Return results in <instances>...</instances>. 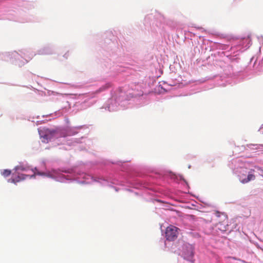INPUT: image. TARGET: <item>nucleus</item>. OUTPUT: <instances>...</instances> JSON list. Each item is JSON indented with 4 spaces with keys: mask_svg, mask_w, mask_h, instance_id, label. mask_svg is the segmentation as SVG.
<instances>
[{
    "mask_svg": "<svg viewBox=\"0 0 263 263\" xmlns=\"http://www.w3.org/2000/svg\"><path fill=\"white\" fill-rule=\"evenodd\" d=\"M179 229L173 226H170L167 227L165 231V237L169 241L175 240L178 236V231Z\"/></svg>",
    "mask_w": 263,
    "mask_h": 263,
    "instance_id": "1",
    "label": "nucleus"
},
{
    "mask_svg": "<svg viewBox=\"0 0 263 263\" xmlns=\"http://www.w3.org/2000/svg\"><path fill=\"white\" fill-rule=\"evenodd\" d=\"M39 134L41 138L44 139V142H48L57 134V131L54 129H50L48 128H43L39 130Z\"/></svg>",
    "mask_w": 263,
    "mask_h": 263,
    "instance_id": "2",
    "label": "nucleus"
},
{
    "mask_svg": "<svg viewBox=\"0 0 263 263\" xmlns=\"http://www.w3.org/2000/svg\"><path fill=\"white\" fill-rule=\"evenodd\" d=\"M255 179V176L254 174L249 173L247 178L243 179L241 180V182L242 183H247L251 180H253Z\"/></svg>",
    "mask_w": 263,
    "mask_h": 263,
    "instance_id": "3",
    "label": "nucleus"
},
{
    "mask_svg": "<svg viewBox=\"0 0 263 263\" xmlns=\"http://www.w3.org/2000/svg\"><path fill=\"white\" fill-rule=\"evenodd\" d=\"M28 176L27 175H21V176L18 175L17 177V179H12L11 182L15 183L16 182H18L21 179H25L26 178L25 177Z\"/></svg>",
    "mask_w": 263,
    "mask_h": 263,
    "instance_id": "4",
    "label": "nucleus"
},
{
    "mask_svg": "<svg viewBox=\"0 0 263 263\" xmlns=\"http://www.w3.org/2000/svg\"><path fill=\"white\" fill-rule=\"evenodd\" d=\"M15 170L16 171H27L28 170V167H25L23 165H17L15 167Z\"/></svg>",
    "mask_w": 263,
    "mask_h": 263,
    "instance_id": "5",
    "label": "nucleus"
},
{
    "mask_svg": "<svg viewBox=\"0 0 263 263\" xmlns=\"http://www.w3.org/2000/svg\"><path fill=\"white\" fill-rule=\"evenodd\" d=\"M11 174V171L9 170H4L2 172V175L4 177H8Z\"/></svg>",
    "mask_w": 263,
    "mask_h": 263,
    "instance_id": "6",
    "label": "nucleus"
},
{
    "mask_svg": "<svg viewBox=\"0 0 263 263\" xmlns=\"http://www.w3.org/2000/svg\"><path fill=\"white\" fill-rule=\"evenodd\" d=\"M192 258H193V254H192V253H191L190 254V255L189 256V258L186 259V260L189 261H193Z\"/></svg>",
    "mask_w": 263,
    "mask_h": 263,
    "instance_id": "7",
    "label": "nucleus"
},
{
    "mask_svg": "<svg viewBox=\"0 0 263 263\" xmlns=\"http://www.w3.org/2000/svg\"><path fill=\"white\" fill-rule=\"evenodd\" d=\"M220 213L219 212H216V215L217 217H219L220 216Z\"/></svg>",
    "mask_w": 263,
    "mask_h": 263,
    "instance_id": "8",
    "label": "nucleus"
},
{
    "mask_svg": "<svg viewBox=\"0 0 263 263\" xmlns=\"http://www.w3.org/2000/svg\"><path fill=\"white\" fill-rule=\"evenodd\" d=\"M75 133H73V134H68V136H71V135H72L73 134H74Z\"/></svg>",
    "mask_w": 263,
    "mask_h": 263,
    "instance_id": "9",
    "label": "nucleus"
}]
</instances>
